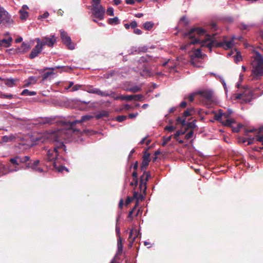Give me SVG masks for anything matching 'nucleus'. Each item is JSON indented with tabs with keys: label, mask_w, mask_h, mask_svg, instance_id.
Instances as JSON below:
<instances>
[{
	"label": "nucleus",
	"mask_w": 263,
	"mask_h": 263,
	"mask_svg": "<svg viewBox=\"0 0 263 263\" xmlns=\"http://www.w3.org/2000/svg\"><path fill=\"white\" fill-rule=\"evenodd\" d=\"M93 118L90 115H85L81 117L80 120H76L73 121H61L60 124L63 126V128L59 129L58 132L53 135L56 140L59 141L62 139H67L69 138L72 133L79 132V130L75 128V125L77 123H82L83 122L90 120Z\"/></svg>",
	"instance_id": "nucleus-1"
},
{
	"label": "nucleus",
	"mask_w": 263,
	"mask_h": 263,
	"mask_svg": "<svg viewBox=\"0 0 263 263\" xmlns=\"http://www.w3.org/2000/svg\"><path fill=\"white\" fill-rule=\"evenodd\" d=\"M205 32L204 29L197 27L191 29L185 35L188 36L189 39L192 40L189 44L195 45L200 43L201 47L206 46L211 49L213 46V42L209 39L205 40H201L200 37L203 35Z\"/></svg>",
	"instance_id": "nucleus-2"
},
{
	"label": "nucleus",
	"mask_w": 263,
	"mask_h": 263,
	"mask_svg": "<svg viewBox=\"0 0 263 263\" xmlns=\"http://www.w3.org/2000/svg\"><path fill=\"white\" fill-rule=\"evenodd\" d=\"M252 58L251 76L253 80H257L263 76V57L258 51H255Z\"/></svg>",
	"instance_id": "nucleus-3"
},
{
	"label": "nucleus",
	"mask_w": 263,
	"mask_h": 263,
	"mask_svg": "<svg viewBox=\"0 0 263 263\" xmlns=\"http://www.w3.org/2000/svg\"><path fill=\"white\" fill-rule=\"evenodd\" d=\"M150 161V153L145 151L142 156V161L140 165L141 171L143 172V173L140 178L139 184V188L140 190L143 191L144 193L146 192L147 189V181L151 177L149 172L146 171V168L148 166Z\"/></svg>",
	"instance_id": "nucleus-4"
},
{
	"label": "nucleus",
	"mask_w": 263,
	"mask_h": 263,
	"mask_svg": "<svg viewBox=\"0 0 263 263\" xmlns=\"http://www.w3.org/2000/svg\"><path fill=\"white\" fill-rule=\"evenodd\" d=\"M252 91L246 85L243 86L239 92L233 95L234 100H238L240 104H247L250 103L253 99Z\"/></svg>",
	"instance_id": "nucleus-5"
},
{
	"label": "nucleus",
	"mask_w": 263,
	"mask_h": 263,
	"mask_svg": "<svg viewBox=\"0 0 263 263\" xmlns=\"http://www.w3.org/2000/svg\"><path fill=\"white\" fill-rule=\"evenodd\" d=\"M58 132V130L54 133H53L50 137L54 140L55 141L59 142V143L58 145L55 146L53 149H50L48 151L46 159L48 161H54L56 159L57 157L58 156L59 149H62L63 151L66 152V146L63 144L62 140H65L66 139H62L61 140H56L55 138L53 136V135L57 133Z\"/></svg>",
	"instance_id": "nucleus-6"
},
{
	"label": "nucleus",
	"mask_w": 263,
	"mask_h": 263,
	"mask_svg": "<svg viewBox=\"0 0 263 263\" xmlns=\"http://www.w3.org/2000/svg\"><path fill=\"white\" fill-rule=\"evenodd\" d=\"M13 22L10 15L2 7L0 6V24L10 25Z\"/></svg>",
	"instance_id": "nucleus-7"
},
{
	"label": "nucleus",
	"mask_w": 263,
	"mask_h": 263,
	"mask_svg": "<svg viewBox=\"0 0 263 263\" xmlns=\"http://www.w3.org/2000/svg\"><path fill=\"white\" fill-rule=\"evenodd\" d=\"M105 9L102 6H93L92 9V16L99 20H102L104 19Z\"/></svg>",
	"instance_id": "nucleus-8"
},
{
	"label": "nucleus",
	"mask_w": 263,
	"mask_h": 263,
	"mask_svg": "<svg viewBox=\"0 0 263 263\" xmlns=\"http://www.w3.org/2000/svg\"><path fill=\"white\" fill-rule=\"evenodd\" d=\"M60 33L63 43L66 45L69 49L73 50L74 48V45L72 43L71 38L68 35L67 33L63 30H61Z\"/></svg>",
	"instance_id": "nucleus-9"
},
{
	"label": "nucleus",
	"mask_w": 263,
	"mask_h": 263,
	"mask_svg": "<svg viewBox=\"0 0 263 263\" xmlns=\"http://www.w3.org/2000/svg\"><path fill=\"white\" fill-rule=\"evenodd\" d=\"M62 68L64 69V70L65 71H68V69H71V68H68V67H60V66H57L56 67H51V68H46V69H49V70H50L51 71H47L46 72H45L43 76H42V81H45V80H46L50 75L52 74H54V72H53V71L55 69H58V68Z\"/></svg>",
	"instance_id": "nucleus-10"
},
{
	"label": "nucleus",
	"mask_w": 263,
	"mask_h": 263,
	"mask_svg": "<svg viewBox=\"0 0 263 263\" xmlns=\"http://www.w3.org/2000/svg\"><path fill=\"white\" fill-rule=\"evenodd\" d=\"M82 89L88 92V93L97 94L101 97H102L103 95H105L103 93V91H101L99 88H95L93 86L91 85H88L86 86L85 88H83Z\"/></svg>",
	"instance_id": "nucleus-11"
},
{
	"label": "nucleus",
	"mask_w": 263,
	"mask_h": 263,
	"mask_svg": "<svg viewBox=\"0 0 263 263\" xmlns=\"http://www.w3.org/2000/svg\"><path fill=\"white\" fill-rule=\"evenodd\" d=\"M56 42L57 40L54 35H51L50 37H43V47L47 45L49 47H52Z\"/></svg>",
	"instance_id": "nucleus-12"
},
{
	"label": "nucleus",
	"mask_w": 263,
	"mask_h": 263,
	"mask_svg": "<svg viewBox=\"0 0 263 263\" xmlns=\"http://www.w3.org/2000/svg\"><path fill=\"white\" fill-rule=\"evenodd\" d=\"M196 94L200 95L208 101H211L213 97V91L210 90H204L198 91Z\"/></svg>",
	"instance_id": "nucleus-13"
},
{
	"label": "nucleus",
	"mask_w": 263,
	"mask_h": 263,
	"mask_svg": "<svg viewBox=\"0 0 263 263\" xmlns=\"http://www.w3.org/2000/svg\"><path fill=\"white\" fill-rule=\"evenodd\" d=\"M43 48L39 47L38 46H35L30 52L29 55V58L30 59H33L36 58L41 52Z\"/></svg>",
	"instance_id": "nucleus-14"
},
{
	"label": "nucleus",
	"mask_w": 263,
	"mask_h": 263,
	"mask_svg": "<svg viewBox=\"0 0 263 263\" xmlns=\"http://www.w3.org/2000/svg\"><path fill=\"white\" fill-rule=\"evenodd\" d=\"M139 234V232H138L136 229H132L130 231L129 235L128 237V240L131 246L135 240L136 238L138 236Z\"/></svg>",
	"instance_id": "nucleus-15"
},
{
	"label": "nucleus",
	"mask_w": 263,
	"mask_h": 263,
	"mask_svg": "<svg viewBox=\"0 0 263 263\" xmlns=\"http://www.w3.org/2000/svg\"><path fill=\"white\" fill-rule=\"evenodd\" d=\"M30 48L31 46L29 44L23 42L21 45V48H17L16 49V52L25 53L27 52Z\"/></svg>",
	"instance_id": "nucleus-16"
},
{
	"label": "nucleus",
	"mask_w": 263,
	"mask_h": 263,
	"mask_svg": "<svg viewBox=\"0 0 263 263\" xmlns=\"http://www.w3.org/2000/svg\"><path fill=\"white\" fill-rule=\"evenodd\" d=\"M57 122L55 121L54 118H48V117L42 118L39 121V123L42 125H44V124L51 125V124H54Z\"/></svg>",
	"instance_id": "nucleus-17"
},
{
	"label": "nucleus",
	"mask_w": 263,
	"mask_h": 263,
	"mask_svg": "<svg viewBox=\"0 0 263 263\" xmlns=\"http://www.w3.org/2000/svg\"><path fill=\"white\" fill-rule=\"evenodd\" d=\"M16 159H18L19 165L24 163L26 164V167L27 166V163H28V162L30 161V157L28 156H25L23 157L16 156Z\"/></svg>",
	"instance_id": "nucleus-18"
},
{
	"label": "nucleus",
	"mask_w": 263,
	"mask_h": 263,
	"mask_svg": "<svg viewBox=\"0 0 263 263\" xmlns=\"http://www.w3.org/2000/svg\"><path fill=\"white\" fill-rule=\"evenodd\" d=\"M38 78L33 76L29 77L27 80L25 81V84L24 87H28L31 84H35L37 81Z\"/></svg>",
	"instance_id": "nucleus-19"
},
{
	"label": "nucleus",
	"mask_w": 263,
	"mask_h": 263,
	"mask_svg": "<svg viewBox=\"0 0 263 263\" xmlns=\"http://www.w3.org/2000/svg\"><path fill=\"white\" fill-rule=\"evenodd\" d=\"M133 182L130 183V185L137 186L138 184V173L137 171H134L132 174Z\"/></svg>",
	"instance_id": "nucleus-20"
},
{
	"label": "nucleus",
	"mask_w": 263,
	"mask_h": 263,
	"mask_svg": "<svg viewBox=\"0 0 263 263\" xmlns=\"http://www.w3.org/2000/svg\"><path fill=\"white\" fill-rule=\"evenodd\" d=\"M12 41V38L11 37H9L7 39H3L1 40V47L3 46L5 47H9L11 45V42Z\"/></svg>",
	"instance_id": "nucleus-21"
},
{
	"label": "nucleus",
	"mask_w": 263,
	"mask_h": 263,
	"mask_svg": "<svg viewBox=\"0 0 263 263\" xmlns=\"http://www.w3.org/2000/svg\"><path fill=\"white\" fill-rule=\"evenodd\" d=\"M221 123L224 126L228 127H232V124L235 123V121L233 119H227L221 120Z\"/></svg>",
	"instance_id": "nucleus-22"
},
{
	"label": "nucleus",
	"mask_w": 263,
	"mask_h": 263,
	"mask_svg": "<svg viewBox=\"0 0 263 263\" xmlns=\"http://www.w3.org/2000/svg\"><path fill=\"white\" fill-rule=\"evenodd\" d=\"M40 163V161L39 160H35L33 161V162H31V160H30V161L28 162V163H27V168H31L33 170H35L36 167L39 165Z\"/></svg>",
	"instance_id": "nucleus-23"
},
{
	"label": "nucleus",
	"mask_w": 263,
	"mask_h": 263,
	"mask_svg": "<svg viewBox=\"0 0 263 263\" xmlns=\"http://www.w3.org/2000/svg\"><path fill=\"white\" fill-rule=\"evenodd\" d=\"M15 139V136L13 135L10 136H4L2 138V140L3 142H8L14 140Z\"/></svg>",
	"instance_id": "nucleus-24"
},
{
	"label": "nucleus",
	"mask_w": 263,
	"mask_h": 263,
	"mask_svg": "<svg viewBox=\"0 0 263 263\" xmlns=\"http://www.w3.org/2000/svg\"><path fill=\"white\" fill-rule=\"evenodd\" d=\"M116 99H120L121 100H126L129 101L133 100V95H121L120 96H117Z\"/></svg>",
	"instance_id": "nucleus-25"
},
{
	"label": "nucleus",
	"mask_w": 263,
	"mask_h": 263,
	"mask_svg": "<svg viewBox=\"0 0 263 263\" xmlns=\"http://www.w3.org/2000/svg\"><path fill=\"white\" fill-rule=\"evenodd\" d=\"M141 90V88L140 86H134L129 88H128L126 89L127 91L132 92L134 93H136L137 92L140 91Z\"/></svg>",
	"instance_id": "nucleus-26"
},
{
	"label": "nucleus",
	"mask_w": 263,
	"mask_h": 263,
	"mask_svg": "<svg viewBox=\"0 0 263 263\" xmlns=\"http://www.w3.org/2000/svg\"><path fill=\"white\" fill-rule=\"evenodd\" d=\"M154 25L152 22H146L143 24V26L146 30H151Z\"/></svg>",
	"instance_id": "nucleus-27"
},
{
	"label": "nucleus",
	"mask_w": 263,
	"mask_h": 263,
	"mask_svg": "<svg viewBox=\"0 0 263 263\" xmlns=\"http://www.w3.org/2000/svg\"><path fill=\"white\" fill-rule=\"evenodd\" d=\"M196 120H194L192 122H188V123H186L187 128L185 129H186V130H187L188 129H195L196 127Z\"/></svg>",
	"instance_id": "nucleus-28"
},
{
	"label": "nucleus",
	"mask_w": 263,
	"mask_h": 263,
	"mask_svg": "<svg viewBox=\"0 0 263 263\" xmlns=\"http://www.w3.org/2000/svg\"><path fill=\"white\" fill-rule=\"evenodd\" d=\"M19 12L20 13V18L21 20H25L28 17V13L27 11L20 10Z\"/></svg>",
	"instance_id": "nucleus-29"
},
{
	"label": "nucleus",
	"mask_w": 263,
	"mask_h": 263,
	"mask_svg": "<svg viewBox=\"0 0 263 263\" xmlns=\"http://www.w3.org/2000/svg\"><path fill=\"white\" fill-rule=\"evenodd\" d=\"M36 94V92L35 91H29L28 89H24L22 91L21 95L22 96H34Z\"/></svg>",
	"instance_id": "nucleus-30"
},
{
	"label": "nucleus",
	"mask_w": 263,
	"mask_h": 263,
	"mask_svg": "<svg viewBox=\"0 0 263 263\" xmlns=\"http://www.w3.org/2000/svg\"><path fill=\"white\" fill-rule=\"evenodd\" d=\"M15 97H16L15 95H13L11 94H5L3 92H0V98L10 99Z\"/></svg>",
	"instance_id": "nucleus-31"
},
{
	"label": "nucleus",
	"mask_w": 263,
	"mask_h": 263,
	"mask_svg": "<svg viewBox=\"0 0 263 263\" xmlns=\"http://www.w3.org/2000/svg\"><path fill=\"white\" fill-rule=\"evenodd\" d=\"M194 112L195 111L193 108H189L184 111L183 116L184 117L190 116H192Z\"/></svg>",
	"instance_id": "nucleus-32"
},
{
	"label": "nucleus",
	"mask_w": 263,
	"mask_h": 263,
	"mask_svg": "<svg viewBox=\"0 0 263 263\" xmlns=\"http://www.w3.org/2000/svg\"><path fill=\"white\" fill-rule=\"evenodd\" d=\"M108 23L110 25H117L119 24V20L117 17L110 18L108 20Z\"/></svg>",
	"instance_id": "nucleus-33"
},
{
	"label": "nucleus",
	"mask_w": 263,
	"mask_h": 263,
	"mask_svg": "<svg viewBox=\"0 0 263 263\" xmlns=\"http://www.w3.org/2000/svg\"><path fill=\"white\" fill-rule=\"evenodd\" d=\"M103 93L105 95L102 96V97H110L112 98H114L115 100H120V99H116L117 97L115 96V92L114 91H111L110 93H108V92L103 91Z\"/></svg>",
	"instance_id": "nucleus-34"
},
{
	"label": "nucleus",
	"mask_w": 263,
	"mask_h": 263,
	"mask_svg": "<svg viewBox=\"0 0 263 263\" xmlns=\"http://www.w3.org/2000/svg\"><path fill=\"white\" fill-rule=\"evenodd\" d=\"M192 57H195L197 58H200L202 57L201 51L200 49H197L195 50L194 52L193 55L191 56Z\"/></svg>",
	"instance_id": "nucleus-35"
},
{
	"label": "nucleus",
	"mask_w": 263,
	"mask_h": 263,
	"mask_svg": "<svg viewBox=\"0 0 263 263\" xmlns=\"http://www.w3.org/2000/svg\"><path fill=\"white\" fill-rule=\"evenodd\" d=\"M118 253L121 254L122 252L123 246L121 242V238L120 237H119V239H118Z\"/></svg>",
	"instance_id": "nucleus-36"
},
{
	"label": "nucleus",
	"mask_w": 263,
	"mask_h": 263,
	"mask_svg": "<svg viewBox=\"0 0 263 263\" xmlns=\"http://www.w3.org/2000/svg\"><path fill=\"white\" fill-rule=\"evenodd\" d=\"M54 167L58 170L59 172H62L64 170H65L66 172H68V170L63 166H60L59 167H57L56 164L55 162L53 163Z\"/></svg>",
	"instance_id": "nucleus-37"
},
{
	"label": "nucleus",
	"mask_w": 263,
	"mask_h": 263,
	"mask_svg": "<svg viewBox=\"0 0 263 263\" xmlns=\"http://www.w3.org/2000/svg\"><path fill=\"white\" fill-rule=\"evenodd\" d=\"M5 84L9 87H12L15 85V80L12 79H8L6 81Z\"/></svg>",
	"instance_id": "nucleus-38"
},
{
	"label": "nucleus",
	"mask_w": 263,
	"mask_h": 263,
	"mask_svg": "<svg viewBox=\"0 0 263 263\" xmlns=\"http://www.w3.org/2000/svg\"><path fill=\"white\" fill-rule=\"evenodd\" d=\"M186 131V129H185V130L183 131L182 130H178L176 132V133L174 134V138L176 140H178V137L180 136V135H184L185 132Z\"/></svg>",
	"instance_id": "nucleus-39"
},
{
	"label": "nucleus",
	"mask_w": 263,
	"mask_h": 263,
	"mask_svg": "<svg viewBox=\"0 0 263 263\" xmlns=\"http://www.w3.org/2000/svg\"><path fill=\"white\" fill-rule=\"evenodd\" d=\"M172 136H170L167 137H163V142L162 143V146H164L165 145L168 143L169 141H170L172 139Z\"/></svg>",
	"instance_id": "nucleus-40"
},
{
	"label": "nucleus",
	"mask_w": 263,
	"mask_h": 263,
	"mask_svg": "<svg viewBox=\"0 0 263 263\" xmlns=\"http://www.w3.org/2000/svg\"><path fill=\"white\" fill-rule=\"evenodd\" d=\"M177 122L178 123H180L182 126L186 125V121L185 118L182 119L180 117H178L177 118Z\"/></svg>",
	"instance_id": "nucleus-41"
},
{
	"label": "nucleus",
	"mask_w": 263,
	"mask_h": 263,
	"mask_svg": "<svg viewBox=\"0 0 263 263\" xmlns=\"http://www.w3.org/2000/svg\"><path fill=\"white\" fill-rule=\"evenodd\" d=\"M234 61L236 63H238L242 60L241 56L238 52H237L236 55H235L234 56Z\"/></svg>",
	"instance_id": "nucleus-42"
},
{
	"label": "nucleus",
	"mask_w": 263,
	"mask_h": 263,
	"mask_svg": "<svg viewBox=\"0 0 263 263\" xmlns=\"http://www.w3.org/2000/svg\"><path fill=\"white\" fill-rule=\"evenodd\" d=\"M144 98V96L142 95H133V100L135 101H141Z\"/></svg>",
	"instance_id": "nucleus-43"
},
{
	"label": "nucleus",
	"mask_w": 263,
	"mask_h": 263,
	"mask_svg": "<svg viewBox=\"0 0 263 263\" xmlns=\"http://www.w3.org/2000/svg\"><path fill=\"white\" fill-rule=\"evenodd\" d=\"M263 132V128H259L258 133H261ZM257 141L261 142L263 145V135L262 136H257Z\"/></svg>",
	"instance_id": "nucleus-44"
},
{
	"label": "nucleus",
	"mask_w": 263,
	"mask_h": 263,
	"mask_svg": "<svg viewBox=\"0 0 263 263\" xmlns=\"http://www.w3.org/2000/svg\"><path fill=\"white\" fill-rule=\"evenodd\" d=\"M9 161L13 165H19L18 159H16V156L10 158Z\"/></svg>",
	"instance_id": "nucleus-45"
},
{
	"label": "nucleus",
	"mask_w": 263,
	"mask_h": 263,
	"mask_svg": "<svg viewBox=\"0 0 263 263\" xmlns=\"http://www.w3.org/2000/svg\"><path fill=\"white\" fill-rule=\"evenodd\" d=\"M233 46V41H229L225 42L224 43V47L226 48H231Z\"/></svg>",
	"instance_id": "nucleus-46"
},
{
	"label": "nucleus",
	"mask_w": 263,
	"mask_h": 263,
	"mask_svg": "<svg viewBox=\"0 0 263 263\" xmlns=\"http://www.w3.org/2000/svg\"><path fill=\"white\" fill-rule=\"evenodd\" d=\"M250 27V26L249 25H246L243 23H241L239 25L240 29L242 30H249Z\"/></svg>",
	"instance_id": "nucleus-47"
},
{
	"label": "nucleus",
	"mask_w": 263,
	"mask_h": 263,
	"mask_svg": "<svg viewBox=\"0 0 263 263\" xmlns=\"http://www.w3.org/2000/svg\"><path fill=\"white\" fill-rule=\"evenodd\" d=\"M126 118L127 117L126 116H118L116 117V120L119 122H122L124 121L126 119Z\"/></svg>",
	"instance_id": "nucleus-48"
},
{
	"label": "nucleus",
	"mask_w": 263,
	"mask_h": 263,
	"mask_svg": "<svg viewBox=\"0 0 263 263\" xmlns=\"http://www.w3.org/2000/svg\"><path fill=\"white\" fill-rule=\"evenodd\" d=\"M36 41L37 43V44L35 46H38V47L43 48V38L42 40H41L39 38L36 39Z\"/></svg>",
	"instance_id": "nucleus-49"
},
{
	"label": "nucleus",
	"mask_w": 263,
	"mask_h": 263,
	"mask_svg": "<svg viewBox=\"0 0 263 263\" xmlns=\"http://www.w3.org/2000/svg\"><path fill=\"white\" fill-rule=\"evenodd\" d=\"M106 13L108 15L114 16V9L112 7L108 8L106 11Z\"/></svg>",
	"instance_id": "nucleus-50"
},
{
	"label": "nucleus",
	"mask_w": 263,
	"mask_h": 263,
	"mask_svg": "<svg viewBox=\"0 0 263 263\" xmlns=\"http://www.w3.org/2000/svg\"><path fill=\"white\" fill-rule=\"evenodd\" d=\"M194 131L191 130L188 133H187L185 136L186 139L188 140L191 138L193 136Z\"/></svg>",
	"instance_id": "nucleus-51"
},
{
	"label": "nucleus",
	"mask_w": 263,
	"mask_h": 263,
	"mask_svg": "<svg viewBox=\"0 0 263 263\" xmlns=\"http://www.w3.org/2000/svg\"><path fill=\"white\" fill-rule=\"evenodd\" d=\"M82 87H83V85H79V84L75 85L73 86L71 91H74L78 90L79 89L82 88Z\"/></svg>",
	"instance_id": "nucleus-52"
},
{
	"label": "nucleus",
	"mask_w": 263,
	"mask_h": 263,
	"mask_svg": "<svg viewBox=\"0 0 263 263\" xmlns=\"http://www.w3.org/2000/svg\"><path fill=\"white\" fill-rule=\"evenodd\" d=\"M242 127V125L239 124L237 127L232 128V131L234 133H238Z\"/></svg>",
	"instance_id": "nucleus-53"
},
{
	"label": "nucleus",
	"mask_w": 263,
	"mask_h": 263,
	"mask_svg": "<svg viewBox=\"0 0 263 263\" xmlns=\"http://www.w3.org/2000/svg\"><path fill=\"white\" fill-rule=\"evenodd\" d=\"M222 116H223V114H219L218 113L214 115V119L216 120L220 121V122H221V120H223L222 119Z\"/></svg>",
	"instance_id": "nucleus-54"
},
{
	"label": "nucleus",
	"mask_w": 263,
	"mask_h": 263,
	"mask_svg": "<svg viewBox=\"0 0 263 263\" xmlns=\"http://www.w3.org/2000/svg\"><path fill=\"white\" fill-rule=\"evenodd\" d=\"M164 129L168 132H173L175 129V127L171 125H167L165 126Z\"/></svg>",
	"instance_id": "nucleus-55"
},
{
	"label": "nucleus",
	"mask_w": 263,
	"mask_h": 263,
	"mask_svg": "<svg viewBox=\"0 0 263 263\" xmlns=\"http://www.w3.org/2000/svg\"><path fill=\"white\" fill-rule=\"evenodd\" d=\"M49 14L48 12H45L42 15H39L38 18H47L49 16Z\"/></svg>",
	"instance_id": "nucleus-56"
},
{
	"label": "nucleus",
	"mask_w": 263,
	"mask_h": 263,
	"mask_svg": "<svg viewBox=\"0 0 263 263\" xmlns=\"http://www.w3.org/2000/svg\"><path fill=\"white\" fill-rule=\"evenodd\" d=\"M133 210H131L130 211H129L128 216H127L128 221H131L133 220Z\"/></svg>",
	"instance_id": "nucleus-57"
},
{
	"label": "nucleus",
	"mask_w": 263,
	"mask_h": 263,
	"mask_svg": "<svg viewBox=\"0 0 263 263\" xmlns=\"http://www.w3.org/2000/svg\"><path fill=\"white\" fill-rule=\"evenodd\" d=\"M92 1L94 3L93 4H92V7L93 6H101L102 5H100V2L101 0H92Z\"/></svg>",
	"instance_id": "nucleus-58"
},
{
	"label": "nucleus",
	"mask_w": 263,
	"mask_h": 263,
	"mask_svg": "<svg viewBox=\"0 0 263 263\" xmlns=\"http://www.w3.org/2000/svg\"><path fill=\"white\" fill-rule=\"evenodd\" d=\"M254 138H248V140H243V142L248 141V145H251L253 143Z\"/></svg>",
	"instance_id": "nucleus-59"
},
{
	"label": "nucleus",
	"mask_w": 263,
	"mask_h": 263,
	"mask_svg": "<svg viewBox=\"0 0 263 263\" xmlns=\"http://www.w3.org/2000/svg\"><path fill=\"white\" fill-rule=\"evenodd\" d=\"M195 93H193V94H190L188 97H187V99L189 100V101L191 102H193L194 100V97H195Z\"/></svg>",
	"instance_id": "nucleus-60"
},
{
	"label": "nucleus",
	"mask_w": 263,
	"mask_h": 263,
	"mask_svg": "<svg viewBox=\"0 0 263 263\" xmlns=\"http://www.w3.org/2000/svg\"><path fill=\"white\" fill-rule=\"evenodd\" d=\"M138 165H139V163H138V162L137 161H136L135 163L134 164L133 166V167L134 170V171H137L138 168ZM132 167V165H131L130 166V168Z\"/></svg>",
	"instance_id": "nucleus-61"
},
{
	"label": "nucleus",
	"mask_w": 263,
	"mask_h": 263,
	"mask_svg": "<svg viewBox=\"0 0 263 263\" xmlns=\"http://www.w3.org/2000/svg\"><path fill=\"white\" fill-rule=\"evenodd\" d=\"M137 25V23L135 21H132L130 24V27L134 29L136 28Z\"/></svg>",
	"instance_id": "nucleus-62"
},
{
	"label": "nucleus",
	"mask_w": 263,
	"mask_h": 263,
	"mask_svg": "<svg viewBox=\"0 0 263 263\" xmlns=\"http://www.w3.org/2000/svg\"><path fill=\"white\" fill-rule=\"evenodd\" d=\"M133 200V198L128 196L125 200V204L126 205L129 204L132 202V201Z\"/></svg>",
	"instance_id": "nucleus-63"
},
{
	"label": "nucleus",
	"mask_w": 263,
	"mask_h": 263,
	"mask_svg": "<svg viewBox=\"0 0 263 263\" xmlns=\"http://www.w3.org/2000/svg\"><path fill=\"white\" fill-rule=\"evenodd\" d=\"M134 33L138 34V35L141 34L142 33V31L140 29H138V28H135L134 30Z\"/></svg>",
	"instance_id": "nucleus-64"
}]
</instances>
